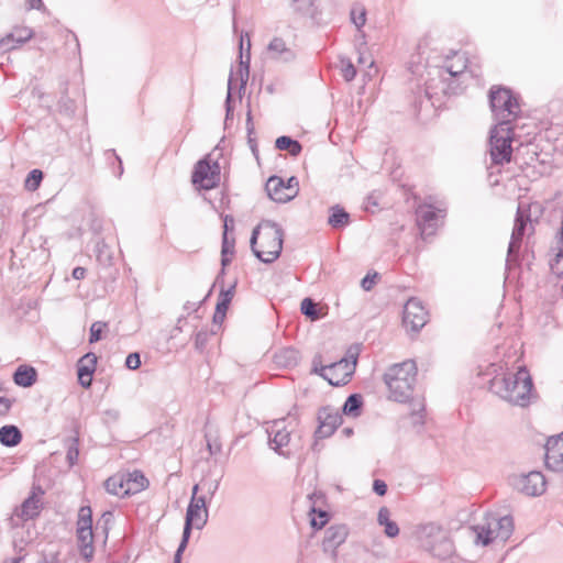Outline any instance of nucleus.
Wrapping results in <instances>:
<instances>
[{
  "instance_id": "1",
  "label": "nucleus",
  "mask_w": 563,
  "mask_h": 563,
  "mask_svg": "<svg viewBox=\"0 0 563 563\" xmlns=\"http://www.w3.org/2000/svg\"><path fill=\"white\" fill-rule=\"evenodd\" d=\"M532 387V378L525 367L519 368L515 374L495 376L489 384L490 391L521 407L529 404Z\"/></svg>"
},
{
  "instance_id": "2",
  "label": "nucleus",
  "mask_w": 563,
  "mask_h": 563,
  "mask_svg": "<svg viewBox=\"0 0 563 563\" xmlns=\"http://www.w3.org/2000/svg\"><path fill=\"white\" fill-rule=\"evenodd\" d=\"M284 231L272 220H263L253 229L250 240L254 255L263 263L275 262L283 249Z\"/></svg>"
},
{
  "instance_id": "3",
  "label": "nucleus",
  "mask_w": 563,
  "mask_h": 563,
  "mask_svg": "<svg viewBox=\"0 0 563 563\" xmlns=\"http://www.w3.org/2000/svg\"><path fill=\"white\" fill-rule=\"evenodd\" d=\"M417 380V365L407 360L393 364L384 374V382L389 391V399L397 402L410 400Z\"/></svg>"
},
{
  "instance_id": "4",
  "label": "nucleus",
  "mask_w": 563,
  "mask_h": 563,
  "mask_svg": "<svg viewBox=\"0 0 563 563\" xmlns=\"http://www.w3.org/2000/svg\"><path fill=\"white\" fill-rule=\"evenodd\" d=\"M472 529L476 533L475 543L488 545L496 539L507 541L514 532V520L510 516L487 514L483 521Z\"/></svg>"
},
{
  "instance_id": "5",
  "label": "nucleus",
  "mask_w": 563,
  "mask_h": 563,
  "mask_svg": "<svg viewBox=\"0 0 563 563\" xmlns=\"http://www.w3.org/2000/svg\"><path fill=\"white\" fill-rule=\"evenodd\" d=\"M489 104L496 125L511 126L520 112V104L517 97L510 89L493 87L489 90Z\"/></svg>"
},
{
  "instance_id": "6",
  "label": "nucleus",
  "mask_w": 563,
  "mask_h": 563,
  "mask_svg": "<svg viewBox=\"0 0 563 563\" xmlns=\"http://www.w3.org/2000/svg\"><path fill=\"white\" fill-rule=\"evenodd\" d=\"M208 521V509L205 496H191L187 508L185 525L180 543L174 555V563H181V555L186 550L192 528L202 529Z\"/></svg>"
},
{
  "instance_id": "7",
  "label": "nucleus",
  "mask_w": 563,
  "mask_h": 563,
  "mask_svg": "<svg viewBox=\"0 0 563 563\" xmlns=\"http://www.w3.org/2000/svg\"><path fill=\"white\" fill-rule=\"evenodd\" d=\"M512 126L495 125L490 130L489 152L492 162L496 165L509 163L511 159Z\"/></svg>"
},
{
  "instance_id": "8",
  "label": "nucleus",
  "mask_w": 563,
  "mask_h": 563,
  "mask_svg": "<svg viewBox=\"0 0 563 563\" xmlns=\"http://www.w3.org/2000/svg\"><path fill=\"white\" fill-rule=\"evenodd\" d=\"M313 373L320 375L332 386H343L347 384L352 377L353 366L349 365L347 358H341L330 365H321V357L314 356L313 361Z\"/></svg>"
},
{
  "instance_id": "9",
  "label": "nucleus",
  "mask_w": 563,
  "mask_h": 563,
  "mask_svg": "<svg viewBox=\"0 0 563 563\" xmlns=\"http://www.w3.org/2000/svg\"><path fill=\"white\" fill-rule=\"evenodd\" d=\"M77 539L80 555L87 560L93 556L92 510L89 506L80 507L77 519Z\"/></svg>"
},
{
  "instance_id": "10",
  "label": "nucleus",
  "mask_w": 563,
  "mask_h": 563,
  "mask_svg": "<svg viewBox=\"0 0 563 563\" xmlns=\"http://www.w3.org/2000/svg\"><path fill=\"white\" fill-rule=\"evenodd\" d=\"M220 165L218 162H211L210 155L200 159L194 168L191 180L200 189L210 190L220 183Z\"/></svg>"
},
{
  "instance_id": "11",
  "label": "nucleus",
  "mask_w": 563,
  "mask_h": 563,
  "mask_svg": "<svg viewBox=\"0 0 563 563\" xmlns=\"http://www.w3.org/2000/svg\"><path fill=\"white\" fill-rule=\"evenodd\" d=\"M511 484L517 490L530 497L541 496L547 488V479L538 471L514 476Z\"/></svg>"
},
{
  "instance_id": "12",
  "label": "nucleus",
  "mask_w": 563,
  "mask_h": 563,
  "mask_svg": "<svg viewBox=\"0 0 563 563\" xmlns=\"http://www.w3.org/2000/svg\"><path fill=\"white\" fill-rule=\"evenodd\" d=\"M532 229V224L529 218V214L526 210H523L520 206L518 207L515 224L508 246L507 252V262L516 261L518 258V254L521 247L522 239L528 229Z\"/></svg>"
},
{
  "instance_id": "13",
  "label": "nucleus",
  "mask_w": 563,
  "mask_h": 563,
  "mask_svg": "<svg viewBox=\"0 0 563 563\" xmlns=\"http://www.w3.org/2000/svg\"><path fill=\"white\" fill-rule=\"evenodd\" d=\"M319 426L314 432L317 439L331 437L342 423V415L330 406L322 407L318 412Z\"/></svg>"
},
{
  "instance_id": "14",
  "label": "nucleus",
  "mask_w": 563,
  "mask_h": 563,
  "mask_svg": "<svg viewBox=\"0 0 563 563\" xmlns=\"http://www.w3.org/2000/svg\"><path fill=\"white\" fill-rule=\"evenodd\" d=\"M266 432L271 449L279 455L288 456L283 449L289 444L291 431L287 429L285 419L274 420Z\"/></svg>"
},
{
  "instance_id": "15",
  "label": "nucleus",
  "mask_w": 563,
  "mask_h": 563,
  "mask_svg": "<svg viewBox=\"0 0 563 563\" xmlns=\"http://www.w3.org/2000/svg\"><path fill=\"white\" fill-rule=\"evenodd\" d=\"M250 47H251V43L249 41L246 58L245 59L243 58V53L241 52V55H240L241 60L239 64L238 71L235 75H233V73H231L229 80H228V96H227V100H225L227 119H229V117L232 113V108H231L230 102H231V90H232L233 80H240L241 89L245 88L246 82L249 80L250 60H251ZM240 48H241V51L243 49V40H241Z\"/></svg>"
},
{
  "instance_id": "16",
  "label": "nucleus",
  "mask_w": 563,
  "mask_h": 563,
  "mask_svg": "<svg viewBox=\"0 0 563 563\" xmlns=\"http://www.w3.org/2000/svg\"><path fill=\"white\" fill-rule=\"evenodd\" d=\"M544 449L547 468L553 472H563V432L550 437Z\"/></svg>"
},
{
  "instance_id": "17",
  "label": "nucleus",
  "mask_w": 563,
  "mask_h": 563,
  "mask_svg": "<svg viewBox=\"0 0 563 563\" xmlns=\"http://www.w3.org/2000/svg\"><path fill=\"white\" fill-rule=\"evenodd\" d=\"M442 210L431 206H420L417 209V224L423 238L433 235L439 225L440 218H443Z\"/></svg>"
},
{
  "instance_id": "18",
  "label": "nucleus",
  "mask_w": 563,
  "mask_h": 563,
  "mask_svg": "<svg viewBox=\"0 0 563 563\" xmlns=\"http://www.w3.org/2000/svg\"><path fill=\"white\" fill-rule=\"evenodd\" d=\"M267 54L271 59L280 63H290L297 57L295 49L288 46L282 37L277 36L267 45Z\"/></svg>"
},
{
  "instance_id": "19",
  "label": "nucleus",
  "mask_w": 563,
  "mask_h": 563,
  "mask_svg": "<svg viewBox=\"0 0 563 563\" xmlns=\"http://www.w3.org/2000/svg\"><path fill=\"white\" fill-rule=\"evenodd\" d=\"M97 366V356L92 352L85 354L77 364L78 382L84 388H89L92 384V375Z\"/></svg>"
},
{
  "instance_id": "20",
  "label": "nucleus",
  "mask_w": 563,
  "mask_h": 563,
  "mask_svg": "<svg viewBox=\"0 0 563 563\" xmlns=\"http://www.w3.org/2000/svg\"><path fill=\"white\" fill-rule=\"evenodd\" d=\"M347 534V528L344 525L329 527L322 541L323 551L334 553L336 548L346 540Z\"/></svg>"
},
{
  "instance_id": "21",
  "label": "nucleus",
  "mask_w": 563,
  "mask_h": 563,
  "mask_svg": "<svg viewBox=\"0 0 563 563\" xmlns=\"http://www.w3.org/2000/svg\"><path fill=\"white\" fill-rule=\"evenodd\" d=\"M33 36V31L25 26H16L9 34L0 40V48L4 51L14 49L26 43Z\"/></svg>"
},
{
  "instance_id": "22",
  "label": "nucleus",
  "mask_w": 563,
  "mask_h": 563,
  "mask_svg": "<svg viewBox=\"0 0 563 563\" xmlns=\"http://www.w3.org/2000/svg\"><path fill=\"white\" fill-rule=\"evenodd\" d=\"M265 189L268 197L276 202L285 203L291 200V196L287 195L285 180L278 176L269 177Z\"/></svg>"
},
{
  "instance_id": "23",
  "label": "nucleus",
  "mask_w": 563,
  "mask_h": 563,
  "mask_svg": "<svg viewBox=\"0 0 563 563\" xmlns=\"http://www.w3.org/2000/svg\"><path fill=\"white\" fill-rule=\"evenodd\" d=\"M129 487V483L128 481L125 479V475H124V472L122 473H117L112 476H110L106 482H104V488L106 490L111 494V495H114V496H118V497H126V496H130L129 495V492H125V489Z\"/></svg>"
},
{
  "instance_id": "24",
  "label": "nucleus",
  "mask_w": 563,
  "mask_h": 563,
  "mask_svg": "<svg viewBox=\"0 0 563 563\" xmlns=\"http://www.w3.org/2000/svg\"><path fill=\"white\" fill-rule=\"evenodd\" d=\"M223 320L224 319H211L210 327L207 330L201 329L196 333L195 346L198 351L202 352L206 349L209 338L220 331Z\"/></svg>"
},
{
  "instance_id": "25",
  "label": "nucleus",
  "mask_w": 563,
  "mask_h": 563,
  "mask_svg": "<svg viewBox=\"0 0 563 563\" xmlns=\"http://www.w3.org/2000/svg\"><path fill=\"white\" fill-rule=\"evenodd\" d=\"M37 373L34 367L20 365L13 374V382L20 387H31L35 384Z\"/></svg>"
},
{
  "instance_id": "26",
  "label": "nucleus",
  "mask_w": 563,
  "mask_h": 563,
  "mask_svg": "<svg viewBox=\"0 0 563 563\" xmlns=\"http://www.w3.org/2000/svg\"><path fill=\"white\" fill-rule=\"evenodd\" d=\"M467 59L462 53H454V56L451 60H448L445 65L440 70V76H443V73L450 75L451 77H456L457 75L464 73L467 68Z\"/></svg>"
},
{
  "instance_id": "27",
  "label": "nucleus",
  "mask_w": 563,
  "mask_h": 563,
  "mask_svg": "<svg viewBox=\"0 0 563 563\" xmlns=\"http://www.w3.org/2000/svg\"><path fill=\"white\" fill-rule=\"evenodd\" d=\"M377 523L384 527V533L387 538H396L399 534V527L390 519V510L387 507L379 508Z\"/></svg>"
},
{
  "instance_id": "28",
  "label": "nucleus",
  "mask_w": 563,
  "mask_h": 563,
  "mask_svg": "<svg viewBox=\"0 0 563 563\" xmlns=\"http://www.w3.org/2000/svg\"><path fill=\"white\" fill-rule=\"evenodd\" d=\"M22 432L16 426L7 424L0 428V443L3 446L13 448L21 443Z\"/></svg>"
},
{
  "instance_id": "29",
  "label": "nucleus",
  "mask_w": 563,
  "mask_h": 563,
  "mask_svg": "<svg viewBox=\"0 0 563 563\" xmlns=\"http://www.w3.org/2000/svg\"><path fill=\"white\" fill-rule=\"evenodd\" d=\"M124 475L129 483V487L125 489L129 495L137 494L148 486V481L141 471L124 472Z\"/></svg>"
},
{
  "instance_id": "30",
  "label": "nucleus",
  "mask_w": 563,
  "mask_h": 563,
  "mask_svg": "<svg viewBox=\"0 0 563 563\" xmlns=\"http://www.w3.org/2000/svg\"><path fill=\"white\" fill-rule=\"evenodd\" d=\"M350 222V214L339 206H334L331 208V214L329 217L328 223L334 228H343Z\"/></svg>"
},
{
  "instance_id": "31",
  "label": "nucleus",
  "mask_w": 563,
  "mask_h": 563,
  "mask_svg": "<svg viewBox=\"0 0 563 563\" xmlns=\"http://www.w3.org/2000/svg\"><path fill=\"white\" fill-rule=\"evenodd\" d=\"M275 146L280 151H288L292 156H298L302 150L298 141L285 135L276 140Z\"/></svg>"
},
{
  "instance_id": "32",
  "label": "nucleus",
  "mask_w": 563,
  "mask_h": 563,
  "mask_svg": "<svg viewBox=\"0 0 563 563\" xmlns=\"http://www.w3.org/2000/svg\"><path fill=\"white\" fill-rule=\"evenodd\" d=\"M362 405V396L358 394H352L346 398L342 407V412L346 416L357 417L361 412Z\"/></svg>"
},
{
  "instance_id": "33",
  "label": "nucleus",
  "mask_w": 563,
  "mask_h": 563,
  "mask_svg": "<svg viewBox=\"0 0 563 563\" xmlns=\"http://www.w3.org/2000/svg\"><path fill=\"white\" fill-rule=\"evenodd\" d=\"M426 314H428V311L418 298H410L404 306L402 317H423Z\"/></svg>"
},
{
  "instance_id": "34",
  "label": "nucleus",
  "mask_w": 563,
  "mask_h": 563,
  "mask_svg": "<svg viewBox=\"0 0 563 563\" xmlns=\"http://www.w3.org/2000/svg\"><path fill=\"white\" fill-rule=\"evenodd\" d=\"M234 286L227 290H221L218 303L216 306V312L213 317H225L229 309V305L233 298Z\"/></svg>"
},
{
  "instance_id": "35",
  "label": "nucleus",
  "mask_w": 563,
  "mask_h": 563,
  "mask_svg": "<svg viewBox=\"0 0 563 563\" xmlns=\"http://www.w3.org/2000/svg\"><path fill=\"white\" fill-rule=\"evenodd\" d=\"M40 500L33 495L26 498L21 506V516L25 519H32L38 514Z\"/></svg>"
},
{
  "instance_id": "36",
  "label": "nucleus",
  "mask_w": 563,
  "mask_h": 563,
  "mask_svg": "<svg viewBox=\"0 0 563 563\" xmlns=\"http://www.w3.org/2000/svg\"><path fill=\"white\" fill-rule=\"evenodd\" d=\"M424 325V319H401V327L411 339L416 338Z\"/></svg>"
},
{
  "instance_id": "37",
  "label": "nucleus",
  "mask_w": 563,
  "mask_h": 563,
  "mask_svg": "<svg viewBox=\"0 0 563 563\" xmlns=\"http://www.w3.org/2000/svg\"><path fill=\"white\" fill-rule=\"evenodd\" d=\"M300 311L305 317H320V314H325L323 312V308L318 307L317 303L311 298H305L300 303Z\"/></svg>"
},
{
  "instance_id": "38",
  "label": "nucleus",
  "mask_w": 563,
  "mask_h": 563,
  "mask_svg": "<svg viewBox=\"0 0 563 563\" xmlns=\"http://www.w3.org/2000/svg\"><path fill=\"white\" fill-rule=\"evenodd\" d=\"M431 553L433 556H439V558H446V556H450L453 552V544L452 542L446 539V538H443L441 539L437 544H434L431 549H430Z\"/></svg>"
},
{
  "instance_id": "39",
  "label": "nucleus",
  "mask_w": 563,
  "mask_h": 563,
  "mask_svg": "<svg viewBox=\"0 0 563 563\" xmlns=\"http://www.w3.org/2000/svg\"><path fill=\"white\" fill-rule=\"evenodd\" d=\"M351 21L356 26L357 31H361V27L366 22V10L361 4H355L351 9Z\"/></svg>"
},
{
  "instance_id": "40",
  "label": "nucleus",
  "mask_w": 563,
  "mask_h": 563,
  "mask_svg": "<svg viewBox=\"0 0 563 563\" xmlns=\"http://www.w3.org/2000/svg\"><path fill=\"white\" fill-rule=\"evenodd\" d=\"M97 260L103 265H110L112 261V253L103 241H98L96 244Z\"/></svg>"
},
{
  "instance_id": "41",
  "label": "nucleus",
  "mask_w": 563,
  "mask_h": 563,
  "mask_svg": "<svg viewBox=\"0 0 563 563\" xmlns=\"http://www.w3.org/2000/svg\"><path fill=\"white\" fill-rule=\"evenodd\" d=\"M291 8L301 15H310L313 13V0H291Z\"/></svg>"
},
{
  "instance_id": "42",
  "label": "nucleus",
  "mask_w": 563,
  "mask_h": 563,
  "mask_svg": "<svg viewBox=\"0 0 563 563\" xmlns=\"http://www.w3.org/2000/svg\"><path fill=\"white\" fill-rule=\"evenodd\" d=\"M42 180H43V172L40 169H33L26 176L25 188L27 190L34 191L40 187Z\"/></svg>"
},
{
  "instance_id": "43",
  "label": "nucleus",
  "mask_w": 563,
  "mask_h": 563,
  "mask_svg": "<svg viewBox=\"0 0 563 563\" xmlns=\"http://www.w3.org/2000/svg\"><path fill=\"white\" fill-rule=\"evenodd\" d=\"M108 324L102 321H96L90 325L89 343H96L102 339V334L107 329Z\"/></svg>"
},
{
  "instance_id": "44",
  "label": "nucleus",
  "mask_w": 563,
  "mask_h": 563,
  "mask_svg": "<svg viewBox=\"0 0 563 563\" xmlns=\"http://www.w3.org/2000/svg\"><path fill=\"white\" fill-rule=\"evenodd\" d=\"M423 411L424 405L421 401H417L412 404V410L410 412L411 423L413 426H422L423 424Z\"/></svg>"
},
{
  "instance_id": "45",
  "label": "nucleus",
  "mask_w": 563,
  "mask_h": 563,
  "mask_svg": "<svg viewBox=\"0 0 563 563\" xmlns=\"http://www.w3.org/2000/svg\"><path fill=\"white\" fill-rule=\"evenodd\" d=\"M78 456H79L78 439L73 438L70 440L69 445L67 446V454H66V459L70 466H73L77 463Z\"/></svg>"
},
{
  "instance_id": "46",
  "label": "nucleus",
  "mask_w": 563,
  "mask_h": 563,
  "mask_svg": "<svg viewBox=\"0 0 563 563\" xmlns=\"http://www.w3.org/2000/svg\"><path fill=\"white\" fill-rule=\"evenodd\" d=\"M362 351V344L361 343H354L350 345L346 350V355L344 358L349 360V365L353 366V372L355 371V366L357 363L358 355Z\"/></svg>"
},
{
  "instance_id": "47",
  "label": "nucleus",
  "mask_w": 563,
  "mask_h": 563,
  "mask_svg": "<svg viewBox=\"0 0 563 563\" xmlns=\"http://www.w3.org/2000/svg\"><path fill=\"white\" fill-rule=\"evenodd\" d=\"M341 64V73L343 78L346 81H352L356 76V68L354 67L350 59H342Z\"/></svg>"
},
{
  "instance_id": "48",
  "label": "nucleus",
  "mask_w": 563,
  "mask_h": 563,
  "mask_svg": "<svg viewBox=\"0 0 563 563\" xmlns=\"http://www.w3.org/2000/svg\"><path fill=\"white\" fill-rule=\"evenodd\" d=\"M313 514H316V516H313L310 521L312 528H314V529L323 528L329 519L328 514L323 510H319L318 512H316L314 509H313Z\"/></svg>"
},
{
  "instance_id": "49",
  "label": "nucleus",
  "mask_w": 563,
  "mask_h": 563,
  "mask_svg": "<svg viewBox=\"0 0 563 563\" xmlns=\"http://www.w3.org/2000/svg\"><path fill=\"white\" fill-rule=\"evenodd\" d=\"M234 244H235L234 238H232L230 240L229 235L227 233H223L222 234V249H221V253L230 254V256H233V254H234Z\"/></svg>"
},
{
  "instance_id": "50",
  "label": "nucleus",
  "mask_w": 563,
  "mask_h": 563,
  "mask_svg": "<svg viewBox=\"0 0 563 563\" xmlns=\"http://www.w3.org/2000/svg\"><path fill=\"white\" fill-rule=\"evenodd\" d=\"M125 366L129 369L135 371L141 366V357L137 352L130 353L125 358Z\"/></svg>"
},
{
  "instance_id": "51",
  "label": "nucleus",
  "mask_w": 563,
  "mask_h": 563,
  "mask_svg": "<svg viewBox=\"0 0 563 563\" xmlns=\"http://www.w3.org/2000/svg\"><path fill=\"white\" fill-rule=\"evenodd\" d=\"M285 187L287 190V195L291 196L294 199L298 194V180L296 177H290L287 181H285Z\"/></svg>"
},
{
  "instance_id": "52",
  "label": "nucleus",
  "mask_w": 563,
  "mask_h": 563,
  "mask_svg": "<svg viewBox=\"0 0 563 563\" xmlns=\"http://www.w3.org/2000/svg\"><path fill=\"white\" fill-rule=\"evenodd\" d=\"M377 278V273H374L373 275L367 274L361 282L362 288L367 291L371 290Z\"/></svg>"
},
{
  "instance_id": "53",
  "label": "nucleus",
  "mask_w": 563,
  "mask_h": 563,
  "mask_svg": "<svg viewBox=\"0 0 563 563\" xmlns=\"http://www.w3.org/2000/svg\"><path fill=\"white\" fill-rule=\"evenodd\" d=\"M373 490L378 496H384L387 493V484L382 479H375L373 483Z\"/></svg>"
},
{
  "instance_id": "54",
  "label": "nucleus",
  "mask_w": 563,
  "mask_h": 563,
  "mask_svg": "<svg viewBox=\"0 0 563 563\" xmlns=\"http://www.w3.org/2000/svg\"><path fill=\"white\" fill-rule=\"evenodd\" d=\"M12 407V401L7 397L0 396V416H5Z\"/></svg>"
},
{
  "instance_id": "55",
  "label": "nucleus",
  "mask_w": 563,
  "mask_h": 563,
  "mask_svg": "<svg viewBox=\"0 0 563 563\" xmlns=\"http://www.w3.org/2000/svg\"><path fill=\"white\" fill-rule=\"evenodd\" d=\"M207 448H208L210 455H216L221 451V444L217 440L211 441L208 438H207Z\"/></svg>"
},
{
  "instance_id": "56",
  "label": "nucleus",
  "mask_w": 563,
  "mask_h": 563,
  "mask_svg": "<svg viewBox=\"0 0 563 563\" xmlns=\"http://www.w3.org/2000/svg\"><path fill=\"white\" fill-rule=\"evenodd\" d=\"M38 563H59L58 553H48L44 554L42 559L38 561Z\"/></svg>"
},
{
  "instance_id": "57",
  "label": "nucleus",
  "mask_w": 563,
  "mask_h": 563,
  "mask_svg": "<svg viewBox=\"0 0 563 563\" xmlns=\"http://www.w3.org/2000/svg\"><path fill=\"white\" fill-rule=\"evenodd\" d=\"M223 233H229V231H232L234 229V219L232 216H229L227 214L224 217V221H223Z\"/></svg>"
},
{
  "instance_id": "58",
  "label": "nucleus",
  "mask_w": 563,
  "mask_h": 563,
  "mask_svg": "<svg viewBox=\"0 0 563 563\" xmlns=\"http://www.w3.org/2000/svg\"><path fill=\"white\" fill-rule=\"evenodd\" d=\"M219 482H210V483H202V488H207L208 494L210 496H213L216 492L218 490Z\"/></svg>"
},
{
  "instance_id": "59",
  "label": "nucleus",
  "mask_w": 563,
  "mask_h": 563,
  "mask_svg": "<svg viewBox=\"0 0 563 563\" xmlns=\"http://www.w3.org/2000/svg\"><path fill=\"white\" fill-rule=\"evenodd\" d=\"M71 275H73V277L75 279L80 280V279L85 278V276H86V268L80 267V266L75 267L73 269V274Z\"/></svg>"
},
{
  "instance_id": "60",
  "label": "nucleus",
  "mask_w": 563,
  "mask_h": 563,
  "mask_svg": "<svg viewBox=\"0 0 563 563\" xmlns=\"http://www.w3.org/2000/svg\"><path fill=\"white\" fill-rule=\"evenodd\" d=\"M43 7L42 0H29V9L41 10Z\"/></svg>"
},
{
  "instance_id": "61",
  "label": "nucleus",
  "mask_w": 563,
  "mask_h": 563,
  "mask_svg": "<svg viewBox=\"0 0 563 563\" xmlns=\"http://www.w3.org/2000/svg\"><path fill=\"white\" fill-rule=\"evenodd\" d=\"M232 256H230V254L221 253L222 272L224 271V267L230 264Z\"/></svg>"
},
{
  "instance_id": "62",
  "label": "nucleus",
  "mask_w": 563,
  "mask_h": 563,
  "mask_svg": "<svg viewBox=\"0 0 563 563\" xmlns=\"http://www.w3.org/2000/svg\"><path fill=\"white\" fill-rule=\"evenodd\" d=\"M200 305H201V302H199L198 306L195 302L194 303L187 302L185 305V309L187 310L188 313H190L191 311H197Z\"/></svg>"
},
{
  "instance_id": "63",
  "label": "nucleus",
  "mask_w": 563,
  "mask_h": 563,
  "mask_svg": "<svg viewBox=\"0 0 563 563\" xmlns=\"http://www.w3.org/2000/svg\"><path fill=\"white\" fill-rule=\"evenodd\" d=\"M246 128L249 133L253 131V123H252V113L251 110L247 111V118H246Z\"/></svg>"
},
{
  "instance_id": "64",
  "label": "nucleus",
  "mask_w": 563,
  "mask_h": 563,
  "mask_svg": "<svg viewBox=\"0 0 563 563\" xmlns=\"http://www.w3.org/2000/svg\"><path fill=\"white\" fill-rule=\"evenodd\" d=\"M24 556H18L13 559L5 560L3 563H22Z\"/></svg>"
}]
</instances>
